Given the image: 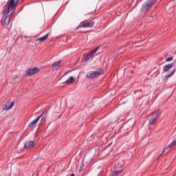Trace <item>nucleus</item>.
Returning <instances> with one entry per match:
<instances>
[{
  "label": "nucleus",
  "mask_w": 176,
  "mask_h": 176,
  "mask_svg": "<svg viewBox=\"0 0 176 176\" xmlns=\"http://www.w3.org/2000/svg\"><path fill=\"white\" fill-rule=\"evenodd\" d=\"M20 0H8L7 5L8 8H6L3 13V16L1 20L3 25H9L10 24V19H12V14H13V8L17 6Z\"/></svg>",
  "instance_id": "nucleus-1"
},
{
  "label": "nucleus",
  "mask_w": 176,
  "mask_h": 176,
  "mask_svg": "<svg viewBox=\"0 0 176 176\" xmlns=\"http://www.w3.org/2000/svg\"><path fill=\"white\" fill-rule=\"evenodd\" d=\"M156 3V0H147L146 3L142 6V12H148L151 9V6H153Z\"/></svg>",
  "instance_id": "nucleus-2"
},
{
  "label": "nucleus",
  "mask_w": 176,
  "mask_h": 176,
  "mask_svg": "<svg viewBox=\"0 0 176 176\" xmlns=\"http://www.w3.org/2000/svg\"><path fill=\"white\" fill-rule=\"evenodd\" d=\"M160 115V110H155L153 113L152 116L149 120V123L151 125L155 124V122L157 120V118H159V116Z\"/></svg>",
  "instance_id": "nucleus-3"
},
{
  "label": "nucleus",
  "mask_w": 176,
  "mask_h": 176,
  "mask_svg": "<svg viewBox=\"0 0 176 176\" xmlns=\"http://www.w3.org/2000/svg\"><path fill=\"white\" fill-rule=\"evenodd\" d=\"M101 74H102V70L100 69V70L94 71L92 72H89L87 74L86 76L89 79H94V78H97L98 76H100Z\"/></svg>",
  "instance_id": "nucleus-4"
},
{
  "label": "nucleus",
  "mask_w": 176,
  "mask_h": 176,
  "mask_svg": "<svg viewBox=\"0 0 176 176\" xmlns=\"http://www.w3.org/2000/svg\"><path fill=\"white\" fill-rule=\"evenodd\" d=\"M97 50H98V47H96L95 50L91 51L89 54H87L86 56L84 58V61L87 62L89 61V60H91V58H93V57H94V54L97 53Z\"/></svg>",
  "instance_id": "nucleus-5"
},
{
  "label": "nucleus",
  "mask_w": 176,
  "mask_h": 176,
  "mask_svg": "<svg viewBox=\"0 0 176 176\" xmlns=\"http://www.w3.org/2000/svg\"><path fill=\"white\" fill-rule=\"evenodd\" d=\"M25 72L28 76H32V75H35V74H38V72H39V69L38 67L28 69Z\"/></svg>",
  "instance_id": "nucleus-6"
},
{
  "label": "nucleus",
  "mask_w": 176,
  "mask_h": 176,
  "mask_svg": "<svg viewBox=\"0 0 176 176\" xmlns=\"http://www.w3.org/2000/svg\"><path fill=\"white\" fill-rule=\"evenodd\" d=\"M94 25V23L93 21H83L80 23V27L82 28H89V27H93Z\"/></svg>",
  "instance_id": "nucleus-7"
},
{
  "label": "nucleus",
  "mask_w": 176,
  "mask_h": 176,
  "mask_svg": "<svg viewBox=\"0 0 176 176\" xmlns=\"http://www.w3.org/2000/svg\"><path fill=\"white\" fill-rule=\"evenodd\" d=\"M41 118H42V115L38 116L34 120L28 124V127H30L31 129H34V127H35V126H36V123H38V122H39V120L41 119Z\"/></svg>",
  "instance_id": "nucleus-8"
},
{
  "label": "nucleus",
  "mask_w": 176,
  "mask_h": 176,
  "mask_svg": "<svg viewBox=\"0 0 176 176\" xmlns=\"http://www.w3.org/2000/svg\"><path fill=\"white\" fill-rule=\"evenodd\" d=\"M14 106V101H12L11 102H8L6 104L3 109H4L5 111H9V109H12V108H13Z\"/></svg>",
  "instance_id": "nucleus-9"
},
{
  "label": "nucleus",
  "mask_w": 176,
  "mask_h": 176,
  "mask_svg": "<svg viewBox=\"0 0 176 176\" xmlns=\"http://www.w3.org/2000/svg\"><path fill=\"white\" fill-rule=\"evenodd\" d=\"M60 65H61V60L54 62L52 66V71H57V69L60 68Z\"/></svg>",
  "instance_id": "nucleus-10"
},
{
  "label": "nucleus",
  "mask_w": 176,
  "mask_h": 176,
  "mask_svg": "<svg viewBox=\"0 0 176 176\" xmlns=\"http://www.w3.org/2000/svg\"><path fill=\"white\" fill-rule=\"evenodd\" d=\"M34 142L33 141H29L26 142L24 144V148L25 149H31V148H34Z\"/></svg>",
  "instance_id": "nucleus-11"
},
{
  "label": "nucleus",
  "mask_w": 176,
  "mask_h": 176,
  "mask_svg": "<svg viewBox=\"0 0 176 176\" xmlns=\"http://www.w3.org/2000/svg\"><path fill=\"white\" fill-rule=\"evenodd\" d=\"M174 67L173 64L169 63L165 66L163 67V72H168L171 68Z\"/></svg>",
  "instance_id": "nucleus-12"
},
{
  "label": "nucleus",
  "mask_w": 176,
  "mask_h": 176,
  "mask_svg": "<svg viewBox=\"0 0 176 176\" xmlns=\"http://www.w3.org/2000/svg\"><path fill=\"white\" fill-rule=\"evenodd\" d=\"M75 82V78L74 76H70L68 78L67 80H66L65 82H63L64 85H71V83H74Z\"/></svg>",
  "instance_id": "nucleus-13"
},
{
  "label": "nucleus",
  "mask_w": 176,
  "mask_h": 176,
  "mask_svg": "<svg viewBox=\"0 0 176 176\" xmlns=\"http://www.w3.org/2000/svg\"><path fill=\"white\" fill-rule=\"evenodd\" d=\"M48 37H49V33L45 34L44 36L39 37L38 38H37V41H40V42H45V41H46V39H47Z\"/></svg>",
  "instance_id": "nucleus-14"
},
{
  "label": "nucleus",
  "mask_w": 176,
  "mask_h": 176,
  "mask_svg": "<svg viewBox=\"0 0 176 176\" xmlns=\"http://www.w3.org/2000/svg\"><path fill=\"white\" fill-rule=\"evenodd\" d=\"M122 171H123V169L112 170L111 175L113 176L118 175V174H120Z\"/></svg>",
  "instance_id": "nucleus-15"
},
{
  "label": "nucleus",
  "mask_w": 176,
  "mask_h": 176,
  "mask_svg": "<svg viewBox=\"0 0 176 176\" xmlns=\"http://www.w3.org/2000/svg\"><path fill=\"white\" fill-rule=\"evenodd\" d=\"M175 72V69H173L170 73H168V74L164 76L165 79H168L170 76H172L173 75H174Z\"/></svg>",
  "instance_id": "nucleus-16"
},
{
  "label": "nucleus",
  "mask_w": 176,
  "mask_h": 176,
  "mask_svg": "<svg viewBox=\"0 0 176 176\" xmlns=\"http://www.w3.org/2000/svg\"><path fill=\"white\" fill-rule=\"evenodd\" d=\"M176 146V140H173L171 144H170L168 147V148H174V146Z\"/></svg>",
  "instance_id": "nucleus-17"
},
{
  "label": "nucleus",
  "mask_w": 176,
  "mask_h": 176,
  "mask_svg": "<svg viewBox=\"0 0 176 176\" xmlns=\"http://www.w3.org/2000/svg\"><path fill=\"white\" fill-rule=\"evenodd\" d=\"M167 148H168V146L167 147L165 146V147L163 148L162 153L157 157L158 160H159V157H160V156H162V155H163L164 152H166V150L167 149Z\"/></svg>",
  "instance_id": "nucleus-18"
},
{
  "label": "nucleus",
  "mask_w": 176,
  "mask_h": 176,
  "mask_svg": "<svg viewBox=\"0 0 176 176\" xmlns=\"http://www.w3.org/2000/svg\"><path fill=\"white\" fill-rule=\"evenodd\" d=\"M166 61L167 62H170V61H173V57H168L166 59Z\"/></svg>",
  "instance_id": "nucleus-19"
},
{
  "label": "nucleus",
  "mask_w": 176,
  "mask_h": 176,
  "mask_svg": "<svg viewBox=\"0 0 176 176\" xmlns=\"http://www.w3.org/2000/svg\"><path fill=\"white\" fill-rule=\"evenodd\" d=\"M41 122H43V123L46 122V117H43L42 119H41Z\"/></svg>",
  "instance_id": "nucleus-20"
},
{
  "label": "nucleus",
  "mask_w": 176,
  "mask_h": 176,
  "mask_svg": "<svg viewBox=\"0 0 176 176\" xmlns=\"http://www.w3.org/2000/svg\"><path fill=\"white\" fill-rule=\"evenodd\" d=\"M70 176H75V173H72Z\"/></svg>",
  "instance_id": "nucleus-21"
},
{
  "label": "nucleus",
  "mask_w": 176,
  "mask_h": 176,
  "mask_svg": "<svg viewBox=\"0 0 176 176\" xmlns=\"http://www.w3.org/2000/svg\"><path fill=\"white\" fill-rule=\"evenodd\" d=\"M17 78V76H15V79Z\"/></svg>",
  "instance_id": "nucleus-22"
},
{
  "label": "nucleus",
  "mask_w": 176,
  "mask_h": 176,
  "mask_svg": "<svg viewBox=\"0 0 176 176\" xmlns=\"http://www.w3.org/2000/svg\"><path fill=\"white\" fill-rule=\"evenodd\" d=\"M43 114H44V113H43V114H41V115H42V116H43Z\"/></svg>",
  "instance_id": "nucleus-23"
},
{
  "label": "nucleus",
  "mask_w": 176,
  "mask_h": 176,
  "mask_svg": "<svg viewBox=\"0 0 176 176\" xmlns=\"http://www.w3.org/2000/svg\"><path fill=\"white\" fill-rule=\"evenodd\" d=\"M43 114H44V113H43V114H41V115H42V116H43Z\"/></svg>",
  "instance_id": "nucleus-24"
}]
</instances>
